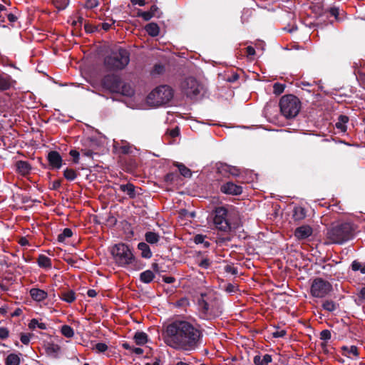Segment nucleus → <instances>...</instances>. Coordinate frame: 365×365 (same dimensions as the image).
<instances>
[{"label":"nucleus","instance_id":"obj_1","mask_svg":"<svg viewBox=\"0 0 365 365\" xmlns=\"http://www.w3.org/2000/svg\"><path fill=\"white\" fill-rule=\"evenodd\" d=\"M164 342L170 347L186 351L196 349L201 340V331L186 321L169 324L163 333Z\"/></svg>","mask_w":365,"mask_h":365},{"label":"nucleus","instance_id":"obj_2","mask_svg":"<svg viewBox=\"0 0 365 365\" xmlns=\"http://www.w3.org/2000/svg\"><path fill=\"white\" fill-rule=\"evenodd\" d=\"M198 309L203 319L219 317L222 312V305L218 294L212 290L202 293L198 299Z\"/></svg>","mask_w":365,"mask_h":365},{"label":"nucleus","instance_id":"obj_3","mask_svg":"<svg viewBox=\"0 0 365 365\" xmlns=\"http://www.w3.org/2000/svg\"><path fill=\"white\" fill-rule=\"evenodd\" d=\"M130 62L129 52L123 48L113 51L104 59V66L108 71L124 69Z\"/></svg>","mask_w":365,"mask_h":365},{"label":"nucleus","instance_id":"obj_4","mask_svg":"<svg viewBox=\"0 0 365 365\" xmlns=\"http://www.w3.org/2000/svg\"><path fill=\"white\" fill-rule=\"evenodd\" d=\"M173 88L163 85L153 89L147 97V103L151 106H161L168 104L173 98Z\"/></svg>","mask_w":365,"mask_h":365},{"label":"nucleus","instance_id":"obj_5","mask_svg":"<svg viewBox=\"0 0 365 365\" xmlns=\"http://www.w3.org/2000/svg\"><path fill=\"white\" fill-rule=\"evenodd\" d=\"M104 88L111 93H120L123 96H130L133 94L132 87L121 81L119 76L115 75H107L102 80Z\"/></svg>","mask_w":365,"mask_h":365},{"label":"nucleus","instance_id":"obj_6","mask_svg":"<svg viewBox=\"0 0 365 365\" xmlns=\"http://www.w3.org/2000/svg\"><path fill=\"white\" fill-rule=\"evenodd\" d=\"M111 254L115 262L120 267H125L131 264L135 260V257L131 250L124 243L115 245L112 247Z\"/></svg>","mask_w":365,"mask_h":365},{"label":"nucleus","instance_id":"obj_7","mask_svg":"<svg viewBox=\"0 0 365 365\" xmlns=\"http://www.w3.org/2000/svg\"><path fill=\"white\" fill-rule=\"evenodd\" d=\"M280 110L287 118H294L299 112L301 103L298 98L289 95L283 96L279 101Z\"/></svg>","mask_w":365,"mask_h":365},{"label":"nucleus","instance_id":"obj_8","mask_svg":"<svg viewBox=\"0 0 365 365\" xmlns=\"http://www.w3.org/2000/svg\"><path fill=\"white\" fill-rule=\"evenodd\" d=\"M327 235L333 243L342 244L351 238V227L348 223L335 226L328 231Z\"/></svg>","mask_w":365,"mask_h":365},{"label":"nucleus","instance_id":"obj_9","mask_svg":"<svg viewBox=\"0 0 365 365\" xmlns=\"http://www.w3.org/2000/svg\"><path fill=\"white\" fill-rule=\"evenodd\" d=\"M213 224L215 229L228 232L231 230V225L227 219V210L223 207H216L214 211Z\"/></svg>","mask_w":365,"mask_h":365},{"label":"nucleus","instance_id":"obj_10","mask_svg":"<svg viewBox=\"0 0 365 365\" xmlns=\"http://www.w3.org/2000/svg\"><path fill=\"white\" fill-rule=\"evenodd\" d=\"M331 290V284L328 281L319 277L313 280L310 288L311 294L317 298L324 297Z\"/></svg>","mask_w":365,"mask_h":365},{"label":"nucleus","instance_id":"obj_11","mask_svg":"<svg viewBox=\"0 0 365 365\" xmlns=\"http://www.w3.org/2000/svg\"><path fill=\"white\" fill-rule=\"evenodd\" d=\"M182 90L189 98L197 96L202 90V86L192 77L187 78L181 84Z\"/></svg>","mask_w":365,"mask_h":365},{"label":"nucleus","instance_id":"obj_12","mask_svg":"<svg viewBox=\"0 0 365 365\" xmlns=\"http://www.w3.org/2000/svg\"><path fill=\"white\" fill-rule=\"evenodd\" d=\"M50 166L53 169H60L62 166V158L57 151H51L47 156Z\"/></svg>","mask_w":365,"mask_h":365},{"label":"nucleus","instance_id":"obj_13","mask_svg":"<svg viewBox=\"0 0 365 365\" xmlns=\"http://www.w3.org/2000/svg\"><path fill=\"white\" fill-rule=\"evenodd\" d=\"M312 228L309 225H302L296 228L294 231L295 237L299 240H305L312 235Z\"/></svg>","mask_w":365,"mask_h":365},{"label":"nucleus","instance_id":"obj_14","mask_svg":"<svg viewBox=\"0 0 365 365\" xmlns=\"http://www.w3.org/2000/svg\"><path fill=\"white\" fill-rule=\"evenodd\" d=\"M221 191L230 195H240L242 192V187L232 182H228L221 187Z\"/></svg>","mask_w":365,"mask_h":365},{"label":"nucleus","instance_id":"obj_15","mask_svg":"<svg viewBox=\"0 0 365 365\" xmlns=\"http://www.w3.org/2000/svg\"><path fill=\"white\" fill-rule=\"evenodd\" d=\"M217 170L222 175L229 173L233 176H238L240 173V169L237 168L224 163H220L217 165Z\"/></svg>","mask_w":365,"mask_h":365},{"label":"nucleus","instance_id":"obj_16","mask_svg":"<svg viewBox=\"0 0 365 365\" xmlns=\"http://www.w3.org/2000/svg\"><path fill=\"white\" fill-rule=\"evenodd\" d=\"M31 298L37 302H41L46 299L48 297V293L38 288H31L29 291Z\"/></svg>","mask_w":365,"mask_h":365},{"label":"nucleus","instance_id":"obj_17","mask_svg":"<svg viewBox=\"0 0 365 365\" xmlns=\"http://www.w3.org/2000/svg\"><path fill=\"white\" fill-rule=\"evenodd\" d=\"M15 166L16 171L22 175H28L31 170V166L27 161L19 160L16 163Z\"/></svg>","mask_w":365,"mask_h":365},{"label":"nucleus","instance_id":"obj_18","mask_svg":"<svg viewBox=\"0 0 365 365\" xmlns=\"http://www.w3.org/2000/svg\"><path fill=\"white\" fill-rule=\"evenodd\" d=\"M11 77L6 73H0V91L9 89L12 86Z\"/></svg>","mask_w":365,"mask_h":365},{"label":"nucleus","instance_id":"obj_19","mask_svg":"<svg viewBox=\"0 0 365 365\" xmlns=\"http://www.w3.org/2000/svg\"><path fill=\"white\" fill-rule=\"evenodd\" d=\"M272 358L269 354H257L254 356L253 362L255 365H268L272 362Z\"/></svg>","mask_w":365,"mask_h":365},{"label":"nucleus","instance_id":"obj_20","mask_svg":"<svg viewBox=\"0 0 365 365\" xmlns=\"http://www.w3.org/2000/svg\"><path fill=\"white\" fill-rule=\"evenodd\" d=\"M120 190L126 193L130 198L135 197V186L132 183H127L120 185Z\"/></svg>","mask_w":365,"mask_h":365},{"label":"nucleus","instance_id":"obj_21","mask_svg":"<svg viewBox=\"0 0 365 365\" xmlns=\"http://www.w3.org/2000/svg\"><path fill=\"white\" fill-rule=\"evenodd\" d=\"M138 249L140 251L141 256L143 258L150 259L152 257V252L147 243L140 242L138 245Z\"/></svg>","mask_w":365,"mask_h":365},{"label":"nucleus","instance_id":"obj_22","mask_svg":"<svg viewBox=\"0 0 365 365\" xmlns=\"http://www.w3.org/2000/svg\"><path fill=\"white\" fill-rule=\"evenodd\" d=\"M160 239V236L157 232L149 231L145 234V240L147 243L155 245L159 242Z\"/></svg>","mask_w":365,"mask_h":365},{"label":"nucleus","instance_id":"obj_23","mask_svg":"<svg viewBox=\"0 0 365 365\" xmlns=\"http://www.w3.org/2000/svg\"><path fill=\"white\" fill-rule=\"evenodd\" d=\"M307 215L306 210L301 206H297L293 210V218L296 221H300L305 218Z\"/></svg>","mask_w":365,"mask_h":365},{"label":"nucleus","instance_id":"obj_24","mask_svg":"<svg viewBox=\"0 0 365 365\" xmlns=\"http://www.w3.org/2000/svg\"><path fill=\"white\" fill-rule=\"evenodd\" d=\"M114 147L123 154H128L132 152L133 145L126 141H122L121 143H116Z\"/></svg>","mask_w":365,"mask_h":365},{"label":"nucleus","instance_id":"obj_25","mask_svg":"<svg viewBox=\"0 0 365 365\" xmlns=\"http://www.w3.org/2000/svg\"><path fill=\"white\" fill-rule=\"evenodd\" d=\"M38 265L41 268L49 269L51 267V260L49 257L43 255H40L37 259Z\"/></svg>","mask_w":365,"mask_h":365},{"label":"nucleus","instance_id":"obj_26","mask_svg":"<svg viewBox=\"0 0 365 365\" xmlns=\"http://www.w3.org/2000/svg\"><path fill=\"white\" fill-rule=\"evenodd\" d=\"M136 344L142 346L148 342V335L143 331H137L133 337Z\"/></svg>","mask_w":365,"mask_h":365},{"label":"nucleus","instance_id":"obj_27","mask_svg":"<svg viewBox=\"0 0 365 365\" xmlns=\"http://www.w3.org/2000/svg\"><path fill=\"white\" fill-rule=\"evenodd\" d=\"M146 32L151 36H157L160 33V28L155 23H150L145 27Z\"/></svg>","mask_w":365,"mask_h":365},{"label":"nucleus","instance_id":"obj_28","mask_svg":"<svg viewBox=\"0 0 365 365\" xmlns=\"http://www.w3.org/2000/svg\"><path fill=\"white\" fill-rule=\"evenodd\" d=\"M155 277L154 273L151 270H145L140 275V279L144 283L151 282Z\"/></svg>","mask_w":365,"mask_h":365},{"label":"nucleus","instance_id":"obj_29","mask_svg":"<svg viewBox=\"0 0 365 365\" xmlns=\"http://www.w3.org/2000/svg\"><path fill=\"white\" fill-rule=\"evenodd\" d=\"M174 165L176 166L180 174L185 178H190L192 176L191 170L187 168L185 165L180 163H175Z\"/></svg>","mask_w":365,"mask_h":365},{"label":"nucleus","instance_id":"obj_30","mask_svg":"<svg viewBox=\"0 0 365 365\" xmlns=\"http://www.w3.org/2000/svg\"><path fill=\"white\" fill-rule=\"evenodd\" d=\"M29 327L31 329L38 328L40 329L45 330L47 329V325L43 322H40L36 319H32L29 324Z\"/></svg>","mask_w":365,"mask_h":365},{"label":"nucleus","instance_id":"obj_31","mask_svg":"<svg viewBox=\"0 0 365 365\" xmlns=\"http://www.w3.org/2000/svg\"><path fill=\"white\" fill-rule=\"evenodd\" d=\"M206 236L202 235H196L194 238L193 241L197 245H202V247L205 248L209 247L210 245V242L208 241L205 240Z\"/></svg>","mask_w":365,"mask_h":365},{"label":"nucleus","instance_id":"obj_32","mask_svg":"<svg viewBox=\"0 0 365 365\" xmlns=\"http://www.w3.org/2000/svg\"><path fill=\"white\" fill-rule=\"evenodd\" d=\"M20 358L15 354H10L6 359V365H19Z\"/></svg>","mask_w":365,"mask_h":365},{"label":"nucleus","instance_id":"obj_33","mask_svg":"<svg viewBox=\"0 0 365 365\" xmlns=\"http://www.w3.org/2000/svg\"><path fill=\"white\" fill-rule=\"evenodd\" d=\"M61 299L68 302L71 303L76 299V294L73 291L69 290L62 293Z\"/></svg>","mask_w":365,"mask_h":365},{"label":"nucleus","instance_id":"obj_34","mask_svg":"<svg viewBox=\"0 0 365 365\" xmlns=\"http://www.w3.org/2000/svg\"><path fill=\"white\" fill-rule=\"evenodd\" d=\"M344 350L346 351V355L349 358H357L359 356L358 349L356 346H345Z\"/></svg>","mask_w":365,"mask_h":365},{"label":"nucleus","instance_id":"obj_35","mask_svg":"<svg viewBox=\"0 0 365 365\" xmlns=\"http://www.w3.org/2000/svg\"><path fill=\"white\" fill-rule=\"evenodd\" d=\"M349 118L346 115H340L339 117V122L336 123V127L341 131H345L346 129V123L348 122Z\"/></svg>","mask_w":365,"mask_h":365},{"label":"nucleus","instance_id":"obj_36","mask_svg":"<svg viewBox=\"0 0 365 365\" xmlns=\"http://www.w3.org/2000/svg\"><path fill=\"white\" fill-rule=\"evenodd\" d=\"M63 176L66 180L73 181L77 178V173L71 168H66L63 172Z\"/></svg>","mask_w":365,"mask_h":365},{"label":"nucleus","instance_id":"obj_37","mask_svg":"<svg viewBox=\"0 0 365 365\" xmlns=\"http://www.w3.org/2000/svg\"><path fill=\"white\" fill-rule=\"evenodd\" d=\"M61 332L64 336L67 338H71L74 335L73 329L68 325L62 326L61 329Z\"/></svg>","mask_w":365,"mask_h":365},{"label":"nucleus","instance_id":"obj_38","mask_svg":"<svg viewBox=\"0 0 365 365\" xmlns=\"http://www.w3.org/2000/svg\"><path fill=\"white\" fill-rule=\"evenodd\" d=\"M351 269L354 271H359L361 274H365V262L361 263L355 260L351 264Z\"/></svg>","mask_w":365,"mask_h":365},{"label":"nucleus","instance_id":"obj_39","mask_svg":"<svg viewBox=\"0 0 365 365\" xmlns=\"http://www.w3.org/2000/svg\"><path fill=\"white\" fill-rule=\"evenodd\" d=\"M122 346L124 349L129 350L137 355H140L143 353V349L139 347H134L130 345L128 343H123Z\"/></svg>","mask_w":365,"mask_h":365},{"label":"nucleus","instance_id":"obj_40","mask_svg":"<svg viewBox=\"0 0 365 365\" xmlns=\"http://www.w3.org/2000/svg\"><path fill=\"white\" fill-rule=\"evenodd\" d=\"M336 304L331 300H327L323 302L322 307L328 312H333L336 309Z\"/></svg>","mask_w":365,"mask_h":365},{"label":"nucleus","instance_id":"obj_41","mask_svg":"<svg viewBox=\"0 0 365 365\" xmlns=\"http://www.w3.org/2000/svg\"><path fill=\"white\" fill-rule=\"evenodd\" d=\"M73 235V232L71 229L65 228L62 233L58 235V240L59 242H63L66 238L71 237Z\"/></svg>","mask_w":365,"mask_h":365},{"label":"nucleus","instance_id":"obj_42","mask_svg":"<svg viewBox=\"0 0 365 365\" xmlns=\"http://www.w3.org/2000/svg\"><path fill=\"white\" fill-rule=\"evenodd\" d=\"M284 88L285 86L284 84L275 83L273 86V92L276 95H279L283 93Z\"/></svg>","mask_w":365,"mask_h":365},{"label":"nucleus","instance_id":"obj_43","mask_svg":"<svg viewBox=\"0 0 365 365\" xmlns=\"http://www.w3.org/2000/svg\"><path fill=\"white\" fill-rule=\"evenodd\" d=\"M224 270L225 272L231 274L232 275H235L237 274V269L232 264H226L224 267Z\"/></svg>","mask_w":365,"mask_h":365},{"label":"nucleus","instance_id":"obj_44","mask_svg":"<svg viewBox=\"0 0 365 365\" xmlns=\"http://www.w3.org/2000/svg\"><path fill=\"white\" fill-rule=\"evenodd\" d=\"M138 15L142 17L145 21H148L151 18H153V14L152 12L148 11H138Z\"/></svg>","mask_w":365,"mask_h":365},{"label":"nucleus","instance_id":"obj_45","mask_svg":"<svg viewBox=\"0 0 365 365\" xmlns=\"http://www.w3.org/2000/svg\"><path fill=\"white\" fill-rule=\"evenodd\" d=\"M99 4L98 0H86L85 6L87 9H93Z\"/></svg>","mask_w":365,"mask_h":365},{"label":"nucleus","instance_id":"obj_46","mask_svg":"<svg viewBox=\"0 0 365 365\" xmlns=\"http://www.w3.org/2000/svg\"><path fill=\"white\" fill-rule=\"evenodd\" d=\"M94 349L98 353H103L108 349V346L105 343H98Z\"/></svg>","mask_w":365,"mask_h":365},{"label":"nucleus","instance_id":"obj_47","mask_svg":"<svg viewBox=\"0 0 365 365\" xmlns=\"http://www.w3.org/2000/svg\"><path fill=\"white\" fill-rule=\"evenodd\" d=\"M331 334L329 330L324 329L320 333V339L324 341H327L331 339Z\"/></svg>","mask_w":365,"mask_h":365},{"label":"nucleus","instance_id":"obj_48","mask_svg":"<svg viewBox=\"0 0 365 365\" xmlns=\"http://www.w3.org/2000/svg\"><path fill=\"white\" fill-rule=\"evenodd\" d=\"M69 154L73 158V162L75 163H78L80 156L79 152L76 150H71Z\"/></svg>","mask_w":365,"mask_h":365},{"label":"nucleus","instance_id":"obj_49","mask_svg":"<svg viewBox=\"0 0 365 365\" xmlns=\"http://www.w3.org/2000/svg\"><path fill=\"white\" fill-rule=\"evenodd\" d=\"M55 4L58 9H63L68 4L67 0H55Z\"/></svg>","mask_w":365,"mask_h":365},{"label":"nucleus","instance_id":"obj_50","mask_svg":"<svg viewBox=\"0 0 365 365\" xmlns=\"http://www.w3.org/2000/svg\"><path fill=\"white\" fill-rule=\"evenodd\" d=\"M31 334H21V341L24 344H28L30 342Z\"/></svg>","mask_w":365,"mask_h":365},{"label":"nucleus","instance_id":"obj_51","mask_svg":"<svg viewBox=\"0 0 365 365\" xmlns=\"http://www.w3.org/2000/svg\"><path fill=\"white\" fill-rule=\"evenodd\" d=\"M210 264L211 262L208 259H203L199 262L198 264L202 268L207 269L210 267Z\"/></svg>","mask_w":365,"mask_h":365},{"label":"nucleus","instance_id":"obj_52","mask_svg":"<svg viewBox=\"0 0 365 365\" xmlns=\"http://www.w3.org/2000/svg\"><path fill=\"white\" fill-rule=\"evenodd\" d=\"M9 336V331L6 328L1 327L0 328V338L1 339H6Z\"/></svg>","mask_w":365,"mask_h":365},{"label":"nucleus","instance_id":"obj_53","mask_svg":"<svg viewBox=\"0 0 365 365\" xmlns=\"http://www.w3.org/2000/svg\"><path fill=\"white\" fill-rule=\"evenodd\" d=\"M285 334H286L285 330H280V331L277 330V331L272 332V336L274 338L283 337Z\"/></svg>","mask_w":365,"mask_h":365},{"label":"nucleus","instance_id":"obj_54","mask_svg":"<svg viewBox=\"0 0 365 365\" xmlns=\"http://www.w3.org/2000/svg\"><path fill=\"white\" fill-rule=\"evenodd\" d=\"M114 21L111 20L110 21V23H108V22H104V23H102L101 24V28L105 30V31H108L110 29V28L111 27V26L114 24Z\"/></svg>","mask_w":365,"mask_h":365},{"label":"nucleus","instance_id":"obj_55","mask_svg":"<svg viewBox=\"0 0 365 365\" xmlns=\"http://www.w3.org/2000/svg\"><path fill=\"white\" fill-rule=\"evenodd\" d=\"M225 290L227 292H230V293L235 292L237 290V287L235 285H234V284H229L226 287Z\"/></svg>","mask_w":365,"mask_h":365},{"label":"nucleus","instance_id":"obj_56","mask_svg":"<svg viewBox=\"0 0 365 365\" xmlns=\"http://www.w3.org/2000/svg\"><path fill=\"white\" fill-rule=\"evenodd\" d=\"M132 4L138 5L140 6H143L145 4V0H130Z\"/></svg>","mask_w":365,"mask_h":365},{"label":"nucleus","instance_id":"obj_57","mask_svg":"<svg viewBox=\"0 0 365 365\" xmlns=\"http://www.w3.org/2000/svg\"><path fill=\"white\" fill-rule=\"evenodd\" d=\"M163 70H164V67L163 66L156 65L154 67L153 72L155 73L160 74V73H161L163 71Z\"/></svg>","mask_w":365,"mask_h":365},{"label":"nucleus","instance_id":"obj_58","mask_svg":"<svg viewBox=\"0 0 365 365\" xmlns=\"http://www.w3.org/2000/svg\"><path fill=\"white\" fill-rule=\"evenodd\" d=\"M246 50L248 56H254L255 54V50L252 46H247Z\"/></svg>","mask_w":365,"mask_h":365},{"label":"nucleus","instance_id":"obj_59","mask_svg":"<svg viewBox=\"0 0 365 365\" xmlns=\"http://www.w3.org/2000/svg\"><path fill=\"white\" fill-rule=\"evenodd\" d=\"M7 19L11 23L15 22L17 19L16 16L11 13L7 14Z\"/></svg>","mask_w":365,"mask_h":365},{"label":"nucleus","instance_id":"obj_60","mask_svg":"<svg viewBox=\"0 0 365 365\" xmlns=\"http://www.w3.org/2000/svg\"><path fill=\"white\" fill-rule=\"evenodd\" d=\"M87 295L89 297H95L97 295V292L95 289H91L87 291Z\"/></svg>","mask_w":365,"mask_h":365},{"label":"nucleus","instance_id":"obj_61","mask_svg":"<svg viewBox=\"0 0 365 365\" xmlns=\"http://www.w3.org/2000/svg\"><path fill=\"white\" fill-rule=\"evenodd\" d=\"M330 14L332 15V16H334L336 18H337V16L339 15V9L337 8H331L330 9Z\"/></svg>","mask_w":365,"mask_h":365},{"label":"nucleus","instance_id":"obj_62","mask_svg":"<svg viewBox=\"0 0 365 365\" xmlns=\"http://www.w3.org/2000/svg\"><path fill=\"white\" fill-rule=\"evenodd\" d=\"M359 297L363 299H365V287L361 288L359 291Z\"/></svg>","mask_w":365,"mask_h":365},{"label":"nucleus","instance_id":"obj_63","mask_svg":"<svg viewBox=\"0 0 365 365\" xmlns=\"http://www.w3.org/2000/svg\"><path fill=\"white\" fill-rule=\"evenodd\" d=\"M82 153L83 155L87 156V157H92L93 155V152L90 150H82Z\"/></svg>","mask_w":365,"mask_h":365},{"label":"nucleus","instance_id":"obj_64","mask_svg":"<svg viewBox=\"0 0 365 365\" xmlns=\"http://www.w3.org/2000/svg\"><path fill=\"white\" fill-rule=\"evenodd\" d=\"M19 243H20V245H21L24 246V245H28V243H29V242H28V240H27V239H26V238H25V237H22V238L20 240Z\"/></svg>","mask_w":365,"mask_h":365}]
</instances>
